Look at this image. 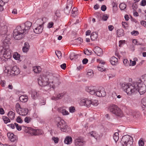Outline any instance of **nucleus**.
I'll return each instance as SVG.
<instances>
[{
	"label": "nucleus",
	"instance_id": "nucleus-1",
	"mask_svg": "<svg viewBox=\"0 0 146 146\" xmlns=\"http://www.w3.org/2000/svg\"><path fill=\"white\" fill-rule=\"evenodd\" d=\"M37 80L38 84L44 87V89L46 91L49 90L51 88L54 89L60 83L59 79L52 73L41 76Z\"/></svg>",
	"mask_w": 146,
	"mask_h": 146
},
{
	"label": "nucleus",
	"instance_id": "nucleus-2",
	"mask_svg": "<svg viewBox=\"0 0 146 146\" xmlns=\"http://www.w3.org/2000/svg\"><path fill=\"white\" fill-rule=\"evenodd\" d=\"M121 87L122 89L129 96L137 91L141 95L144 94L146 91V87L143 85L141 80L137 82H133L132 83H123Z\"/></svg>",
	"mask_w": 146,
	"mask_h": 146
},
{
	"label": "nucleus",
	"instance_id": "nucleus-3",
	"mask_svg": "<svg viewBox=\"0 0 146 146\" xmlns=\"http://www.w3.org/2000/svg\"><path fill=\"white\" fill-rule=\"evenodd\" d=\"M86 91L92 95H95L99 97H104L106 95V93L104 89H96L94 86H87L86 87Z\"/></svg>",
	"mask_w": 146,
	"mask_h": 146
},
{
	"label": "nucleus",
	"instance_id": "nucleus-4",
	"mask_svg": "<svg viewBox=\"0 0 146 146\" xmlns=\"http://www.w3.org/2000/svg\"><path fill=\"white\" fill-rule=\"evenodd\" d=\"M121 142L123 146H132L133 142V138L129 135H125L123 136Z\"/></svg>",
	"mask_w": 146,
	"mask_h": 146
},
{
	"label": "nucleus",
	"instance_id": "nucleus-5",
	"mask_svg": "<svg viewBox=\"0 0 146 146\" xmlns=\"http://www.w3.org/2000/svg\"><path fill=\"white\" fill-rule=\"evenodd\" d=\"M11 50L9 48L8 45L5 46V47H3V48L1 51V54L3 55V60L5 61L10 59L11 57Z\"/></svg>",
	"mask_w": 146,
	"mask_h": 146
},
{
	"label": "nucleus",
	"instance_id": "nucleus-6",
	"mask_svg": "<svg viewBox=\"0 0 146 146\" xmlns=\"http://www.w3.org/2000/svg\"><path fill=\"white\" fill-rule=\"evenodd\" d=\"M24 33L21 30V27L17 26L13 31V37L16 40H20L23 37L24 35L23 34Z\"/></svg>",
	"mask_w": 146,
	"mask_h": 146
},
{
	"label": "nucleus",
	"instance_id": "nucleus-7",
	"mask_svg": "<svg viewBox=\"0 0 146 146\" xmlns=\"http://www.w3.org/2000/svg\"><path fill=\"white\" fill-rule=\"evenodd\" d=\"M56 120V124L58 127L62 131H66L67 130V128L68 127L66 122L59 117L57 118Z\"/></svg>",
	"mask_w": 146,
	"mask_h": 146
},
{
	"label": "nucleus",
	"instance_id": "nucleus-8",
	"mask_svg": "<svg viewBox=\"0 0 146 146\" xmlns=\"http://www.w3.org/2000/svg\"><path fill=\"white\" fill-rule=\"evenodd\" d=\"M110 111L117 116L121 117L123 114L122 111L117 106L113 105L109 108Z\"/></svg>",
	"mask_w": 146,
	"mask_h": 146
},
{
	"label": "nucleus",
	"instance_id": "nucleus-9",
	"mask_svg": "<svg viewBox=\"0 0 146 146\" xmlns=\"http://www.w3.org/2000/svg\"><path fill=\"white\" fill-rule=\"evenodd\" d=\"M32 23L30 22L27 21L24 24H22L21 26H18L20 27L21 29V30L25 33H27L28 31L29 30L32 26Z\"/></svg>",
	"mask_w": 146,
	"mask_h": 146
},
{
	"label": "nucleus",
	"instance_id": "nucleus-10",
	"mask_svg": "<svg viewBox=\"0 0 146 146\" xmlns=\"http://www.w3.org/2000/svg\"><path fill=\"white\" fill-rule=\"evenodd\" d=\"M79 104L81 106L89 107L92 105V101L87 98L82 99L80 100Z\"/></svg>",
	"mask_w": 146,
	"mask_h": 146
},
{
	"label": "nucleus",
	"instance_id": "nucleus-11",
	"mask_svg": "<svg viewBox=\"0 0 146 146\" xmlns=\"http://www.w3.org/2000/svg\"><path fill=\"white\" fill-rule=\"evenodd\" d=\"M85 143L83 138L81 137H78L75 139L74 143L76 146H82Z\"/></svg>",
	"mask_w": 146,
	"mask_h": 146
},
{
	"label": "nucleus",
	"instance_id": "nucleus-12",
	"mask_svg": "<svg viewBox=\"0 0 146 146\" xmlns=\"http://www.w3.org/2000/svg\"><path fill=\"white\" fill-rule=\"evenodd\" d=\"M93 50L94 52L98 56H101L103 54L102 49L98 46L95 47Z\"/></svg>",
	"mask_w": 146,
	"mask_h": 146
},
{
	"label": "nucleus",
	"instance_id": "nucleus-13",
	"mask_svg": "<svg viewBox=\"0 0 146 146\" xmlns=\"http://www.w3.org/2000/svg\"><path fill=\"white\" fill-rule=\"evenodd\" d=\"M7 136L9 139L12 142H14L17 139V137L13 133L9 132L7 133Z\"/></svg>",
	"mask_w": 146,
	"mask_h": 146
},
{
	"label": "nucleus",
	"instance_id": "nucleus-14",
	"mask_svg": "<svg viewBox=\"0 0 146 146\" xmlns=\"http://www.w3.org/2000/svg\"><path fill=\"white\" fill-rule=\"evenodd\" d=\"M11 72L12 75L15 76L19 74L20 72V71L17 66H15L13 67L11 69Z\"/></svg>",
	"mask_w": 146,
	"mask_h": 146
},
{
	"label": "nucleus",
	"instance_id": "nucleus-15",
	"mask_svg": "<svg viewBox=\"0 0 146 146\" xmlns=\"http://www.w3.org/2000/svg\"><path fill=\"white\" fill-rule=\"evenodd\" d=\"M43 28V25H39V26L33 29L34 32L36 34H39L41 33Z\"/></svg>",
	"mask_w": 146,
	"mask_h": 146
},
{
	"label": "nucleus",
	"instance_id": "nucleus-16",
	"mask_svg": "<svg viewBox=\"0 0 146 146\" xmlns=\"http://www.w3.org/2000/svg\"><path fill=\"white\" fill-rule=\"evenodd\" d=\"M58 111L64 115H66L69 114L68 112L66 110L65 107H62L58 109Z\"/></svg>",
	"mask_w": 146,
	"mask_h": 146
},
{
	"label": "nucleus",
	"instance_id": "nucleus-17",
	"mask_svg": "<svg viewBox=\"0 0 146 146\" xmlns=\"http://www.w3.org/2000/svg\"><path fill=\"white\" fill-rule=\"evenodd\" d=\"M28 110L27 108H22L18 113L20 115L24 116L26 115L28 113Z\"/></svg>",
	"mask_w": 146,
	"mask_h": 146
},
{
	"label": "nucleus",
	"instance_id": "nucleus-18",
	"mask_svg": "<svg viewBox=\"0 0 146 146\" xmlns=\"http://www.w3.org/2000/svg\"><path fill=\"white\" fill-rule=\"evenodd\" d=\"M3 47H5V46L8 45L9 46H9L10 44H11L10 39L7 36V37L5 38V39L4 40V41H3Z\"/></svg>",
	"mask_w": 146,
	"mask_h": 146
},
{
	"label": "nucleus",
	"instance_id": "nucleus-19",
	"mask_svg": "<svg viewBox=\"0 0 146 146\" xmlns=\"http://www.w3.org/2000/svg\"><path fill=\"white\" fill-rule=\"evenodd\" d=\"M72 139L71 137L67 136L65 138L64 141V143L67 144H70L72 143Z\"/></svg>",
	"mask_w": 146,
	"mask_h": 146
},
{
	"label": "nucleus",
	"instance_id": "nucleus-20",
	"mask_svg": "<svg viewBox=\"0 0 146 146\" xmlns=\"http://www.w3.org/2000/svg\"><path fill=\"white\" fill-rule=\"evenodd\" d=\"M110 62L113 65H115L118 63V59L114 56H112L110 60Z\"/></svg>",
	"mask_w": 146,
	"mask_h": 146
},
{
	"label": "nucleus",
	"instance_id": "nucleus-21",
	"mask_svg": "<svg viewBox=\"0 0 146 146\" xmlns=\"http://www.w3.org/2000/svg\"><path fill=\"white\" fill-rule=\"evenodd\" d=\"M31 95L32 98L34 99H36L39 96V94L35 90L32 91Z\"/></svg>",
	"mask_w": 146,
	"mask_h": 146
},
{
	"label": "nucleus",
	"instance_id": "nucleus-22",
	"mask_svg": "<svg viewBox=\"0 0 146 146\" xmlns=\"http://www.w3.org/2000/svg\"><path fill=\"white\" fill-rule=\"evenodd\" d=\"M19 99L21 102H27L28 100V97L25 95H22L19 97Z\"/></svg>",
	"mask_w": 146,
	"mask_h": 146
},
{
	"label": "nucleus",
	"instance_id": "nucleus-23",
	"mask_svg": "<svg viewBox=\"0 0 146 146\" xmlns=\"http://www.w3.org/2000/svg\"><path fill=\"white\" fill-rule=\"evenodd\" d=\"M90 37L92 41L96 40L98 37V34L96 33L93 32L91 34Z\"/></svg>",
	"mask_w": 146,
	"mask_h": 146
},
{
	"label": "nucleus",
	"instance_id": "nucleus-24",
	"mask_svg": "<svg viewBox=\"0 0 146 146\" xmlns=\"http://www.w3.org/2000/svg\"><path fill=\"white\" fill-rule=\"evenodd\" d=\"M33 71L36 73H40L41 71V69L39 66H35L33 67Z\"/></svg>",
	"mask_w": 146,
	"mask_h": 146
},
{
	"label": "nucleus",
	"instance_id": "nucleus-25",
	"mask_svg": "<svg viewBox=\"0 0 146 146\" xmlns=\"http://www.w3.org/2000/svg\"><path fill=\"white\" fill-rule=\"evenodd\" d=\"M78 56V54H76L74 52H72L71 53L70 55V59L71 60L76 59Z\"/></svg>",
	"mask_w": 146,
	"mask_h": 146
},
{
	"label": "nucleus",
	"instance_id": "nucleus-26",
	"mask_svg": "<svg viewBox=\"0 0 146 146\" xmlns=\"http://www.w3.org/2000/svg\"><path fill=\"white\" fill-rule=\"evenodd\" d=\"M78 10L76 8L74 7L72 10L71 16L74 17L78 15Z\"/></svg>",
	"mask_w": 146,
	"mask_h": 146
},
{
	"label": "nucleus",
	"instance_id": "nucleus-27",
	"mask_svg": "<svg viewBox=\"0 0 146 146\" xmlns=\"http://www.w3.org/2000/svg\"><path fill=\"white\" fill-rule=\"evenodd\" d=\"M117 35L118 37H120L124 35V31L122 29H120L117 30Z\"/></svg>",
	"mask_w": 146,
	"mask_h": 146
},
{
	"label": "nucleus",
	"instance_id": "nucleus-28",
	"mask_svg": "<svg viewBox=\"0 0 146 146\" xmlns=\"http://www.w3.org/2000/svg\"><path fill=\"white\" fill-rule=\"evenodd\" d=\"M31 133L34 135H38L39 134V130H38L31 128L30 129Z\"/></svg>",
	"mask_w": 146,
	"mask_h": 146
},
{
	"label": "nucleus",
	"instance_id": "nucleus-29",
	"mask_svg": "<svg viewBox=\"0 0 146 146\" xmlns=\"http://www.w3.org/2000/svg\"><path fill=\"white\" fill-rule=\"evenodd\" d=\"M94 73L92 70H88L87 73V76L88 78H92L94 76Z\"/></svg>",
	"mask_w": 146,
	"mask_h": 146
},
{
	"label": "nucleus",
	"instance_id": "nucleus-30",
	"mask_svg": "<svg viewBox=\"0 0 146 146\" xmlns=\"http://www.w3.org/2000/svg\"><path fill=\"white\" fill-rule=\"evenodd\" d=\"M15 113L12 111H9L8 114V116L11 119H13L15 117Z\"/></svg>",
	"mask_w": 146,
	"mask_h": 146
},
{
	"label": "nucleus",
	"instance_id": "nucleus-31",
	"mask_svg": "<svg viewBox=\"0 0 146 146\" xmlns=\"http://www.w3.org/2000/svg\"><path fill=\"white\" fill-rule=\"evenodd\" d=\"M74 41L76 42V44L78 45L81 44L83 42V39L79 37L77 39L74 40Z\"/></svg>",
	"mask_w": 146,
	"mask_h": 146
},
{
	"label": "nucleus",
	"instance_id": "nucleus-32",
	"mask_svg": "<svg viewBox=\"0 0 146 146\" xmlns=\"http://www.w3.org/2000/svg\"><path fill=\"white\" fill-rule=\"evenodd\" d=\"M119 134L118 133H115L113 135V138L115 142H116L119 139Z\"/></svg>",
	"mask_w": 146,
	"mask_h": 146
},
{
	"label": "nucleus",
	"instance_id": "nucleus-33",
	"mask_svg": "<svg viewBox=\"0 0 146 146\" xmlns=\"http://www.w3.org/2000/svg\"><path fill=\"white\" fill-rule=\"evenodd\" d=\"M71 8H70L69 7H67V6H66L65 8L64 9V12L67 15H68L70 12Z\"/></svg>",
	"mask_w": 146,
	"mask_h": 146
},
{
	"label": "nucleus",
	"instance_id": "nucleus-34",
	"mask_svg": "<svg viewBox=\"0 0 146 146\" xmlns=\"http://www.w3.org/2000/svg\"><path fill=\"white\" fill-rule=\"evenodd\" d=\"M15 108L17 112L18 113H19V111L20 110H21V108H21L20 105L19 103L16 104L15 106Z\"/></svg>",
	"mask_w": 146,
	"mask_h": 146
},
{
	"label": "nucleus",
	"instance_id": "nucleus-35",
	"mask_svg": "<svg viewBox=\"0 0 146 146\" xmlns=\"http://www.w3.org/2000/svg\"><path fill=\"white\" fill-rule=\"evenodd\" d=\"M141 103L143 105V108H146V97L143 98L141 100Z\"/></svg>",
	"mask_w": 146,
	"mask_h": 146
},
{
	"label": "nucleus",
	"instance_id": "nucleus-36",
	"mask_svg": "<svg viewBox=\"0 0 146 146\" xmlns=\"http://www.w3.org/2000/svg\"><path fill=\"white\" fill-rule=\"evenodd\" d=\"M126 7V5L124 3H121L119 5V8L120 9L123 10Z\"/></svg>",
	"mask_w": 146,
	"mask_h": 146
},
{
	"label": "nucleus",
	"instance_id": "nucleus-37",
	"mask_svg": "<svg viewBox=\"0 0 146 146\" xmlns=\"http://www.w3.org/2000/svg\"><path fill=\"white\" fill-rule=\"evenodd\" d=\"M20 57V55L17 52H15L13 55V57L16 60H19Z\"/></svg>",
	"mask_w": 146,
	"mask_h": 146
},
{
	"label": "nucleus",
	"instance_id": "nucleus-38",
	"mask_svg": "<svg viewBox=\"0 0 146 146\" xmlns=\"http://www.w3.org/2000/svg\"><path fill=\"white\" fill-rule=\"evenodd\" d=\"M72 0H68L67 1V7H69L70 8H72Z\"/></svg>",
	"mask_w": 146,
	"mask_h": 146
},
{
	"label": "nucleus",
	"instance_id": "nucleus-39",
	"mask_svg": "<svg viewBox=\"0 0 146 146\" xmlns=\"http://www.w3.org/2000/svg\"><path fill=\"white\" fill-rule=\"evenodd\" d=\"M64 95V93L59 94H58L57 95L56 98V99L58 100V99H61L63 98Z\"/></svg>",
	"mask_w": 146,
	"mask_h": 146
},
{
	"label": "nucleus",
	"instance_id": "nucleus-40",
	"mask_svg": "<svg viewBox=\"0 0 146 146\" xmlns=\"http://www.w3.org/2000/svg\"><path fill=\"white\" fill-rule=\"evenodd\" d=\"M56 54L59 59H61L62 57V53L60 51H57L55 52Z\"/></svg>",
	"mask_w": 146,
	"mask_h": 146
},
{
	"label": "nucleus",
	"instance_id": "nucleus-41",
	"mask_svg": "<svg viewBox=\"0 0 146 146\" xmlns=\"http://www.w3.org/2000/svg\"><path fill=\"white\" fill-rule=\"evenodd\" d=\"M123 64L125 66H129V62L128 60L127 59H125L123 60Z\"/></svg>",
	"mask_w": 146,
	"mask_h": 146
},
{
	"label": "nucleus",
	"instance_id": "nucleus-42",
	"mask_svg": "<svg viewBox=\"0 0 146 146\" xmlns=\"http://www.w3.org/2000/svg\"><path fill=\"white\" fill-rule=\"evenodd\" d=\"M3 119L4 120V123H8L10 122V119H9L7 117H3Z\"/></svg>",
	"mask_w": 146,
	"mask_h": 146
},
{
	"label": "nucleus",
	"instance_id": "nucleus-43",
	"mask_svg": "<svg viewBox=\"0 0 146 146\" xmlns=\"http://www.w3.org/2000/svg\"><path fill=\"white\" fill-rule=\"evenodd\" d=\"M84 54L87 55H89L92 53V52L86 49L84 51Z\"/></svg>",
	"mask_w": 146,
	"mask_h": 146
},
{
	"label": "nucleus",
	"instance_id": "nucleus-44",
	"mask_svg": "<svg viewBox=\"0 0 146 146\" xmlns=\"http://www.w3.org/2000/svg\"><path fill=\"white\" fill-rule=\"evenodd\" d=\"M32 120V119L30 117H26L24 119L25 122L27 123H29Z\"/></svg>",
	"mask_w": 146,
	"mask_h": 146
},
{
	"label": "nucleus",
	"instance_id": "nucleus-45",
	"mask_svg": "<svg viewBox=\"0 0 146 146\" xmlns=\"http://www.w3.org/2000/svg\"><path fill=\"white\" fill-rule=\"evenodd\" d=\"M52 140L54 141V142L55 143H58L59 141V139L57 137H52Z\"/></svg>",
	"mask_w": 146,
	"mask_h": 146
},
{
	"label": "nucleus",
	"instance_id": "nucleus-46",
	"mask_svg": "<svg viewBox=\"0 0 146 146\" xmlns=\"http://www.w3.org/2000/svg\"><path fill=\"white\" fill-rule=\"evenodd\" d=\"M109 16L107 14H105L104 15L102 18V19L103 21H106L108 19Z\"/></svg>",
	"mask_w": 146,
	"mask_h": 146
},
{
	"label": "nucleus",
	"instance_id": "nucleus-47",
	"mask_svg": "<svg viewBox=\"0 0 146 146\" xmlns=\"http://www.w3.org/2000/svg\"><path fill=\"white\" fill-rule=\"evenodd\" d=\"M98 104V101L97 100H94L92 101V105L94 106H96Z\"/></svg>",
	"mask_w": 146,
	"mask_h": 146
},
{
	"label": "nucleus",
	"instance_id": "nucleus-48",
	"mask_svg": "<svg viewBox=\"0 0 146 146\" xmlns=\"http://www.w3.org/2000/svg\"><path fill=\"white\" fill-rule=\"evenodd\" d=\"M4 72L5 73H7V74L9 75H12L11 73V70H10L9 69H7L6 68H5V70H4Z\"/></svg>",
	"mask_w": 146,
	"mask_h": 146
},
{
	"label": "nucleus",
	"instance_id": "nucleus-49",
	"mask_svg": "<svg viewBox=\"0 0 146 146\" xmlns=\"http://www.w3.org/2000/svg\"><path fill=\"white\" fill-rule=\"evenodd\" d=\"M136 64V61L134 60L132 61L131 60H130V62L129 64V66H134Z\"/></svg>",
	"mask_w": 146,
	"mask_h": 146
},
{
	"label": "nucleus",
	"instance_id": "nucleus-50",
	"mask_svg": "<svg viewBox=\"0 0 146 146\" xmlns=\"http://www.w3.org/2000/svg\"><path fill=\"white\" fill-rule=\"evenodd\" d=\"M14 124L15 126L17 129L18 131H20L21 130V127L19 125L16 123H15Z\"/></svg>",
	"mask_w": 146,
	"mask_h": 146
},
{
	"label": "nucleus",
	"instance_id": "nucleus-51",
	"mask_svg": "<svg viewBox=\"0 0 146 146\" xmlns=\"http://www.w3.org/2000/svg\"><path fill=\"white\" fill-rule=\"evenodd\" d=\"M144 144L143 141L142 139H140L139 141V146H143Z\"/></svg>",
	"mask_w": 146,
	"mask_h": 146
},
{
	"label": "nucleus",
	"instance_id": "nucleus-52",
	"mask_svg": "<svg viewBox=\"0 0 146 146\" xmlns=\"http://www.w3.org/2000/svg\"><path fill=\"white\" fill-rule=\"evenodd\" d=\"M69 111L70 113H73L75 111V109L74 107L71 106L69 108Z\"/></svg>",
	"mask_w": 146,
	"mask_h": 146
},
{
	"label": "nucleus",
	"instance_id": "nucleus-53",
	"mask_svg": "<svg viewBox=\"0 0 146 146\" xmlns=\"http://www.w3.org/2000/svg\"><path fill=\"white\" fill-rule=\"evenodd\" d=\"M55 16L57 17H60L61 15V14L59 10H57L55 12Z\"/></svg>",
	"mask_w": 146,
	"mask_h": 146
},
{
	"label": "nucleus",
	"instance_id": "nucleus-54",
	"mask_svg": "<svg viewBox=\"0 0 146 146\" xmlns=\"http://www.w3.org/2000/svg\"><path fill=\"white\" fill-rule=\"evenodd\" d=\"M131 34L133 35H137L139 34V32L136 31H133L131 32Z\"/></svg>",
	"mask_w": 146,
	"mask_h": 146
},
{
	"label": "nucleus",
	"instance_id": "nucleus-55",
	"mask_svg": "<svg viewBox=\"0 0 146 146\" xmlns=\"http://www.w3.org/2000/svg\"><path fill=\"white\" fill-rule=\"evenodd\" d=\"M143 83L144 84H143V85H145L146 87V75H145L143 76Z\"/></svg>",
	"mask_w": 146,
	"mask_h": 146
},
{
	"label": "nucleus",
	"instance_id": "nucleus-56",
	"mask_svg": "<svg viewBox=\"0 0 146 146\" xmlns=\"http://www.w3.org/2000/svg\"><path fill=\"white\" fill-rule=\"evenodd\" d=\"M140 5L143 6L146 5V0H142L141 2Z\"/></svg>",
	"mask_w": 146,
	"mask_h": 146
},
{
	"label": "nucleus",
	"instance_id": "nucleus-57",
	"mask_svg": "<svg viewBox=\"0 0 146 146\" xmlns=\"http://www.w3.org/2000/svg\"><path fill=\"white\" fill-rule=\"evenodd\" d=\"M98 70L99 71H103L105 70V68L103 66H102L101 67L98 66Z\"/></svg>",
	"mask_w": 146,
	"mask_h": 146
},
{
	"label": "nucleus",
	"instance_id": "nucleus-58",
	"mask_svg": "<svg viewBox=\"0 0 146 146\" xmlns=\"http://www.w3.org/2000/svg\"><path fill=\"white\" fill-rule=\"evenodd\" d=\"M6 84V82L5 81L3 80H1L0 82V84L3 87H4L5 86Z\"/></svg>",
	"mask_w": 146,
	"mask_h": 146
},
{
	"label": "nucleus",
	"instance_id": "nucleus-59",
	"mask_svg": "<svg viewBox=\"0 0 146 146\" xmlns=\"http://www.w3.org/2000/svg\"><path fill=\"white\" fill-rule=\"evenodd\" d=\"M29 48L23 47L22 48V50L23 52H26L29 50Z\"/></svg>",
	"mask_w": 146,
	"mask_h": 146
},
{
	"label": "nucleus",
	"instance_id": "nucleus-60",
	"mask_svg": "<svg viewBox=\"0 0 146 146\" xmlns=\"http://www.w3.org/2000/svg\"><path fill=\"white\" fill-rule=\"evenodd\" d=\"M54 23L52 22H51L48 23V27L50 28L52 27L53 26V25Z\"/></svg>",
	"mask_w": 146,
	"mask_h": 146
},
{
	"label": "nucleus",
	"instance_id": "nucleus-61",
	"mask_svg": "<svg viewBox=\"0 0 146 146\" xmlns=\"http://www.w3.org/2000/svg\"><path fill=\"white\" fill-rule=\"evenodd\" d=\"M16 121L18 123H22V120L21 118L19 116L17 117L16 119Z\"/></svg>",
	"mask_w": 146,
	"mask_h": 146
},
{
	"label": "nucleus",
	"instance_id": "nucleus-62",
	"mask_svg": "<svg viewBox=\"0 0 146 146\" xmlns=\"http://www.w3.org/2000/svg\"><path fill=\"white\" fill-rule=\"evenodd\" d=\"M106 5H102L101 7V9L102 11H104L106 9Z\"/></svg>",
	"mask_w": 146,
	"mask_h": 146
},
{
	"label": "nucleus",
	"instance_id": "nucleus-63",
	"mask_svg": "<svg viewBox=\"0 0 146 146\" xmlns=\"http://www.w3.org/2000/svg\"><path fill=\"white\" fill-rule=\"evenodd\" d=\"M90 134L91 136L96 138V133L94 131H91L90 132Z\"/></svg>",
	"mask_w": 146,
	"mask_h": 146
},
{
	"label": "nucleus",
	"instance_id": "nucleus-64",
	"mask_svg": "<svg viewBox=\"0 0 146 146\" xmlns=\"http://www.w3.org/2000/svg\"><path fill=\"white\" fill-rule=\"evenodd\" d=\"M60 67L63 69L64 70L66 67V64L65 63H64L60 66Z\"/></svg>",
	"mask_w": 146,
	"mask_h": 146
}]
</instances>
